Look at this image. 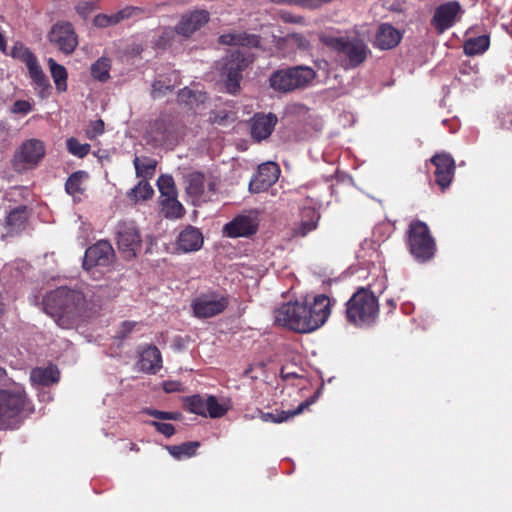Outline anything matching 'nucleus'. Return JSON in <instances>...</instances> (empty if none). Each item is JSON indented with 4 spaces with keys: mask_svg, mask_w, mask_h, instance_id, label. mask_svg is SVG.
Returning <instances> with one entry per match:
<instances>
[{
    "mask_svg": "<svg viewBox=\"0 0 512 512\" xmlns=\"http://www.w3.org/2000/svg\"><path fill=\"white\" fill-rule=\"evenodd\" d=\"M89 296V289L82 292L59 287L45 296L44 311L54 318L58 326L70 329L80 313L90 308L88 302L92 300L87 299Z\"/></svg>",
    "mask_w": 512,
    "mask_h": 512,
    "instance_id": "1",
    "label": "nucleus"
},
{
    "mask_svg": "<svg viewBox=\"0 0 512 512\" xmlns=\"http://www.w3.org/2000/svg\"><path fill=\"white\" fill-rule=\"evenodd\" d=\"M353 33L354 37H336L327 33L319 35L320 41L337 55L341 67L345 70L360 66L371 53L365 41L369 37L366 26L356 25Z\"/></svg>",
    "mask_w": 512,
    "mask_h": 512,
    "instance_id": "2",
    "label": "nucleus"
},
{
    "mask_svg": "<svg viewBox=\"0 0 512 512\" xmlns=\"http://www.w3.org/2000/svg\"><path fill=\"white\" fill-rule=\"evenodd\" d=\"M379 316V303L368 289H358L346 303L347 320L357 327H369Z\"/></svg>",
    "mask_w": 512,
    "mask_h": 512,
    "instance_id": "3",
    "label": "nucleus"
},
{
    "mask_svg": "<svg viewBox=\"0 0 512 512\" xmlns=\"http://www.w3.org/2000/svg\"><path fill=\"white\" fill-rule=\"evenodd\" d=\"M316 77L313 68L305 65H298L275 71L270 76L271 87L279 92H292L308 87Z\"/></svg>",
    "mask_w": 512,
    "mask_h": 512,
    "instance_id": "4",
    "label": "nucleus"
},
{
    "mask_svg": "<svg viewBox=\"0 0 512 512\" xmlns=\"http://www.w3.org/2000/svg\"><path fill=\"white\" fill-rule=\"evenodd\" d=\"M408 247L414 258L420 262L430 260L435 254V242L428 226L421 221H414L408 230Z\"/></svg>",
    "mask_w": 512,
    "mask_h": 512,
    "instance_id": "5",
    "label": "nucleus"
},
{
    "mask_svg": "<svg viewBox=\"0 0 512 512\" xmlns=\"http://www.w3.org/2000/svg\"><path fill=\"white\" fill-rule=\"evenodd\" d=\"M11 56L25 63L33 85L41 98H47L51 92V85L47 76L38 64L34 53L21 43H16L11 51Z\"/></svg>",
    "mask_w": 512,
    "mask_h": 512,
    "instance_id": "6",
    "label": "nucleus"
},
{
    "mask_svg": "<svg viewBox=\"0 0 512 512\" xmlns=\"http://www.w3.org/2000/svg\"><path fill=\"white\" fill-rule=\"evenodd\" d=\"M24 388L14 385L9 389H0V424H6L28 408Z\"/></svg>",
    "mask_w": 512,
    "mask_h": 512,
    "instance_id": "7",
    "label": "nucleus"
},
{
    "mask_svg": "<svg viewBox=\"0 0 512 512\" xmlns=\"http://www.w3.org/2000/svg\"><path fill=\"white\" fill-rule=\"evenodd\" d=\"M305 305L302 302H288L274 312L275 322L299 333H309Z\"/></svg>",
    "mask_w": 512,
    "mask_h": 512,
    "instance_id": "8",
    "label": "nucleus"
},
{
    "mask_svg": "<svg viewBox=\"0 0 512 512\" xmlns=\"http://www.w3.org/2000/svg\"><path fill=\"white\" fill-rule=\"evenodd\" d=\"M252 59L240 50L231 52L221 64V76L225 79L229 93H236L242 78L241 71L245 69Z\"/></svg>",
    "mask_w": 512,
    "mask_h": 512,
    "instance_id": "9",
    "label": "nucleus"
},
{
    "mask_svg": "<svg viewBox=\"0 0 512 512\" xmlns=\"http://www.w3.org/2000/svg\"><path fill=\"white\" fill-rule=\"evenodd\" d=\"M116 243L123 258L133 259L140 251L142 239L133 222L123 221L116 227Z\"/></svg>",
    "mask_w": 512,
    "mask_h": 512,
    "instance_id": "10",
    "label": "nucleus"
},
{
    "mask_svg": "<svg viewBox=\"0 0 512 512\" xmlns=\"http://www.w3.org/2000/svg\"><path fill=\"white\" fill-rule=\"evenodd\" d=\"M45 145L38 139H29L22 143L15 152L13 165L16 170H28L35 168L44 158Z\"/></svg>",
    "mask_w": 512,
    "mask_h": 512,
    "instance_id": "11",
    "label": "nucleus"
},
{
    "mask_svg": "<svg viewBox=\"0 0 512 512\" xmlns=\"http://www.w3.org/2000/svg\"><path fill=\"white\" fill-rule=\"evenodd\" d=\"M259 225L258 210L251 209L237 215L223 227V233L231 238L248 237L255 234Z\"/></svg>",
    "mask_w": 512,
    "mask_h": 512,
    "instance_id": "12",
    "label": "nucleus"
},
{
    "mask_svg": "<svg viewBox=\"0 0 512 512\" xmlns=\"http://www.w3.org/2000/svg\"><path fill=\"white\" fill-rule=\"evenodd\" d=\"M302 305H305L309 332L320 328L331 313V300L324 294L315 296L312 301L305 300Z\"/></svg>",
    "mask_w": 512,
    "mask_h": 512,
    "instance_id": "13",
    "label": "nucleus"
},
{
    "mask_svg": "<svg viewBox=\"0 0 512 512\" xmlns=\"http://www.w3.org/2000/svg\"><path fill=\"white\" fill-rule=\"evenodd\" d=\"M228 303L226 296L207 293L193 300L192 309L197 318H209L222 313L227 308Z\"/></svg>",
    "mask_w": 512,
    "mask_h": 512,
    "instance_id": "14",
    "label": "nucleus"
},
{
    "mask_svg": "<svg viewBox=\"0 0 512 512\" xmlns=\"http://www.w3.org/2000/svg\"><path fill=\"white\" fill-rule=\"evenodd\" d=\"M47 37L52 45L56 46L59 51L66 55L73 53L78 45L74 28L68 22H58L54 24Z\"/></svg>",
    "mask_w": 512,
    "mask_h": 512,
    "instance_id": "15",
    "label": "nucleus"
},
{
    "mask_svg": "<svg viewBox=\"0 0 512 512\" xmlns=\"http://www.w3.org/2000/svg\"><path fill=\"white\" fill-rule=\"evenodd\" d=\"M149 133L152 140L160 145H173L184 135L183 126L169 119L156 120Z\"/></svg>",
    "mask_w": 512,
    "mask_h": 512,
    "instance_id": "16",
    "label": "nucleus"
},
{
    "mask_svg": "<svg viewBox=\"0 0 512 512\" xmlns=\"http://www.w3.org/2000/svg\"><path fill=\"white\" fill-rule=\"evenodd\" d=\"M114 257L115 252L112 245L106 240H100L86 250L83 267L85 270L97 266L106 267L113 262Z\"/></svg>",
    "mask_w": 512,
    "mask_h": 512,
    "instance_id": "17",
    "label": "nucleus"
},
{
    "mask_svg": "<svg viewBox=\"0 0 512 512\" xmlns=\"http://www.w3.org/2000/svg\"><path fill=\"white\" fill-rule=\"evenodd\" d=\"M186 192L193 199V203L206 202L215 193V183L210 181L206 188L204 175L192 172L186 176Z\"/></svg>",
    "mask_w": 512,
    "mask_h": 512,
    "instance_id": "18",
    "label": "nucleus"
},
{
    "mask_svg": "<svg viewBox=\"0 0 512 512\" xmlns=\"http://www.w3.org/2000/svg\"><path fill=\"white\" fill-rule=\"evenodd\" d=\"M280 169L274 162L259 165L257 173L251 179L249 188L251 192L260 193L271 187L279 178Z\"/></svg>",
    "mask_w": 512,
    "mask_h": 512,
    "instance_id": "19",
    "label": "nucleus"
},
{
    "mask_svg": "<svg viewBox=\"0 0 512 512\" xmlns=\"http://www.w3.org/2000/svg\"><path fill=\"white\" fill-rule=\"evenodd\" d=\"M462 12L457 1H450L438 6L432 18L434 28L442 33L454 25Z\"/></svg>",
    "mask_w": 512,
    "mask_h": 512,
    "instance_id": "20",
    "label": "nucleus"
},
{
    "mask_svg": "<svg viewBox=\"0 0 512 512\" xmlns=\"http://www.w3.org/2000/svg\"><path fill=\"white\" fill-rule=\"evenodd\" d=\"M431 162L435 165V181L445 190L451 184L455 173L454 159L446 153L437 154L432 157Z\"/></svg>",
    "mask_w": 512,
    "mask_h": 512,
    "instance_id": "21",
    "label": "nucleus"
},
{
    "mask_svg": "<svg viewBox=\"0 0 512 512\" xmlns=\"http://www.w3.org/2000/svg\"><path fill=\"white\" fill-rule=\"evenodd\" d=\"M277 123V117L272 114H256L251 120V135L261 141L269 137Z\"/></svg>",
    "mask_w": 512,
    "mask_h": 512,
    "instance_id": "22",
    "label": "nucleus"
},
{
    "mask_svg": "<svg viewBox=\"0 0 512 512\" xmlns=\"http://www.w3.org/2000/svg\"><path fill=\"white\" fill-rule=\"evenodd\" d=\"M208 21V13L206 11H194L185 15L176 27V32L183 36H190Z\"/></svg>",
    "mask_w": 512,
    "mask_h": 512,
    "instance_id": "23",
    "label": "nucleus"
},
{
    "mask_svg": "<svg viewBox=\"0 0 512 512\" xmlns=\"http://www.w3.org/2000/svg\"><path fill=\"white\" fill-rule=\"evenodd\" d=\"M320 219V214L314 208H304L301 212V220L292 228V236L305 237L308 233L315 230Z\"/></svg>",
    "mask_w": 512,
    "mask_h": 512,
    "instance_id": "24",
    "label": "nucleus"
},
{
    "mask_svg": "<svg viewBox=\"0 0 512 512\" xmlns=\"http://www.w3.org/2000/svg\"><path fill=\"white\" fill-rule=\"evenodd\" d=\"M400 32L392 25L384 23L381 24L375 36V46L379 49L386 50L396 47L401 41Z\"/></svg>",
    "mask_w": 512,
    "mask_h": 512,
    "instance_id": "25",
    "label": "nucleus"
},
{
    "mask_svg": "<svg viewBox=\"0 0 512 512\" xmlns=\"http://www.w3.org/2000/svg\"><path fill=\"white\" fill-rule=\"evenodd\" d=\"M203 244L202 233L195 227H186L178 236L177 247L182 252L197 251Z\"/></svg>",
    "mask_w": 512,
    "mask_h": 512,
    "instance_id": "26",
    "label": "nucleus"
},
{
    "mask_svg": "<svg viewBox=\"0 0 512 512\" xmlns=\"http://www.w3.org/2000/svg\"><path fill=\"white\" fill-rule=\"evenodd\" d=\"M140 12V8L129 6L115 13L98 14L94 17L93 22L95 26L104 28L116 25L125 19H128L136 14H139Z\"/></svg>",
    "mask_w": 512,
    "mask_h": 512,
    "instance_id": "27",
    "label": "nucleus"
},
{
    "mask_svg": "<svg viewBox=\"0 0 512 512\" xmlns=\"http://www.w3.org/2000/svg\"><path fill=\"white\" fill-rule=\"evenodd\" d=\"M139 369L146 373H156L161 367V354L158 348L150 346L142 351L138 362Z\"/></svg>",
    "mask_w": 512,
    "mask_h": 512,
    "instance_id": "28",
    "label": "nucleus"
},
{
    "mask_svg": "<svg viewBox=\"0 0 512 512\" xmlns=\"http://www.w3.org/2000/svg\"><path fill=\"white\" fill-rule=\"evenodd\" d=\"M220 42L225 45L258 47L260 44V39L254 34H247L245 32H233L221 35Z\"/></svg>",
    "mask_w": 512,
    "mask_h": 512,
    "instance_id": "29",
    "label": "nucleus"
},
{
    "mask_svg": "<svg viewBox=\"0 0 512 512\" xmlns=\"http://www.w3.org/2000/svg\"><path fill=\"white\" fill-rule=\"evenodd\" d=\"M30 380L33 385L49 386L58 382L59 371L55 366L37 367L31 371Z\"/></svg>",
    "mask_w": 512,
    "mask_h": 512,
    "instance_id": "30",
    "label": "nucleus"
},
{
    "mask_svg": "<svg viewBox=\"0 0 512 512\" xmlns=\"http://www.w3.org/2000/svg\"><path fill=\"white\" fill-rule=\"evenodd\" d=\"M88 173L85 171H77L69 176L66 181V192L74 198L79 197L85 191V183L88 180Z\"/></svg>",
    "mask_w": 512,
    "mask_h": 512,
    "instance_id": "31",
    "label": "nucleus"
},
{
    "mask_svg": "<svg viewBox=\"0 0 512 512\" xmlns=\"http://www.w3.org/2000/svg\"><path fill=\"white\" fill-rule=\"evenodd\" d=\"M133 164L137 177L146 180L154 176L157 166V161L155 159L147 156H136L133 160Z\"/></svg>",
    "mask_w": 512,
    "mask_h": 512,
    "instance_id": "32",
    "label": "nucleus"
},
{
    "mask_svg": "<svg viewBox=\"0 0 512 512\" xmlns=\"http://www.w3.org/2000/svg\"><path fill=\"white\" fill-rule=\"evenodd\" d=\"M51 76L58 92L67 90L68 73L63 65L58 64L53 58L47 60Z\"/></svg>",
    "mask_w": 512,
    "mask_h": 512,
    "instance_id": "33",
    "label": "nucleus"
},
{
    "mask_svg": "<svg viewBox=\"0 0 512 512\" xmlns=\"http://www.w3.org/2000/svg\"><path fill=\"white\" fill-rule=\"evenodd\" d=\"M161 210L166 218L178 219L181 218L185 209L183 205L177 200V196L161 198Z\"/></svg>",
    "mask_w": 512,
    "mask_h": 512,
    "instance_id": "34",
    "label": "nucleus"
},
{
    "mask_svg": "<svg viewBox=\"0 0 512 512\" xmlns=\"http://www.w3.org/2000/svg\"><path fill=\"white\" fill-rule=\"evenodd\" d=\"M27 220L26 207L21 206L9 213L6 224L10 233H17L24 229Z\"/></svg>",
    "mask_w": 512,
    "mask_h": 512,
    "instance_id": "35",
    "label": "nucleus"
},
{
    "mask_svg": "<svg viewBox=\"0 0 512 512\" xmlns=\"http://www.w3.org/2000/svg\"><path fill=\"white\" fill-rule=\"evenodd\" d=\"M153 194L154 190L152 186L146 180L143 179L138 183V185H136L129 191L128 197L130 198V200L138 202L152 198Z\"/></svg>",
    "mask_w": 512,
    "mask_h": 512,
    "instance_id": "36",
    "label": "nucleus"
},
{
    "mask_svg": "<svg viewBox=\"0 0 512 512\" xmlns=\"http://www.w3.org/2000/svg\"><path fill=\"white\" fill-rule=\"evenodd\" d=\"M278 46L281 47L284 44L295 47L299 50H308L310 48L309 39L300 33H291L282 38H280L277 42Z\"/></svg>",
    "mask_w": 512,
    "mask_h": 512,
    "instance_id": "37",
    "label": "nucleus"
},
{
    "mask_svg": "<svg viewBox=\"0 0 512 512\" xmlns=\"http://www.w3.org/2000/svg\"><path fill=\"white\" fill-rule=\"evenodd\" d=\"M198 447V442H187L181 445L168 446L167 450L169 451L170 455H172L174 458L183 459L195 455Z\"/></svg>",
    "mask_w": 512,
    "mask_h": 512,
    "instance_id": "38",
    "label": "nucleus"
},
{
    "mask_svg": "<svg viewBox=\"0 0 512 512\" xmlns=\"http://www.w3.org/2000/svg\"><path fill=\"white\" fill-rule=\"evenodd\" d=\"M110 68H111V61L107 57H101L99 58L95 63L91 65V74L93 78L99 80V81H106L109 79L110 75Z\"/></svg>",
    "mask_w": 512,
    "mask_h": 512,
    "instance_id": "39",
    "label": "nucleus"
},
{
    "mask_svg": "<svg viewBox=\"0 0 512 512\" xmlns=\"http://www.w3.org/2000/svg\"><path fill=\"white\" fill-rule=\"evenodd\" d=\"M230 405L228 401H219L215 396H208L207 416L210 418H220L224 416Z\"/></svg>",
    "mask_w": 512,
    "mask_h": 512,
    "instance_id": "40",
    "label": "nucleus"
},
{
    "mask_svg": "<svg viewBox=\"0 0 512 512\" xmlns=\"http://www.w3.org/2000/svg\"><path fill=\"white\" fill-rule=\"evenodd\" d=\"M186 405L192 413L206 417L207 416V406H208V396L203 397L200 395H194L187 399Z\"/></svg>",
    "mask_w": 512,
    "mask_h": 512,
    "instance_id": "41",
    "label": "nucleus"
},
{
    "mask_svg": "<svg viewBox=\"0 0 512 512\" xmlns=\"http://www.w3.org/2000/svg\"><path fill=\"white\" fill-rule=\"evenodd\" d=\"M157 186L161 194V198L177 196L174 179L170 175H161L157 180Z\"/></svg>",
    "mask_w": 512,
    "mask_h": 512,
    "instance_id": "42",
    "label": "nucleus"
},
{
    "mask_svg": "<svg viewBox=\"0 0 512 512\" xmlns=\"http://www.w3.org/2000/svg\"><path fill=\"white\" fill-rule=\"evenodd\" d=\"M66 146H67V149L68 151L74 155V156H77L79 158H83L84 156H86L89 151H90V148L91 146L87 143H80L76 138H69L67 139L66 141Z\"/></svg>",
    "mask_w": 512,
    "mask_h": 512,
    "instance_id": "43",
    "label": "nucleus"
},
{
    "mask_svg": "<svg viewBox=\"0 0 512 512\" xmlns=\"http://www.w3.org/2000/svg\"><path fill=\"white\" fill-rule=\"evenodd\" d=\"M277 4L295 5L305 9H316L331 0H271Z\"/></svg>",
    "mask_w": 512,
    "mask_h": 512,
    "instance_id": "44",
    "label": "nucleus"
},
{
    "mask_svg": "<svg viewBox=\"0 0 512 512\" xmlns=\"http://www.w3.org/2000/svg\"><path fill=\"white\" fill-rule=\"evenodd\" d=\"M310 401L302 402L295 410L277 412L276 418L281 419V423L289 420L290 418L299 415L310 405Z\"/></svg>",
    "mask_w": 512,
    "mask_h": 512,
    "instance_id": "45",
    "label": "nucleus"
},
{
    "mask_svg": "<svg viewBox=\"0 0 512 512\" xmlns=\"http://www.w3.org/2000/svg\"><path fill=\"white\" fill-rule=\"evenodd\" d=\"M104 132V122L99 119L90 123L86 130V135L89 139H94Z\"/></svg>",
    "mask_w": 512,
    "mask_h": 512,
    "instance_id": "46",
    "label": "nucleus"
},
{
    "mask_svg": "<svg viewBox=\"0 0 512 512\" xmlns=\"http://www.w3.org/2000/svg\"><path fill=\"white\" fill-rule=\"evenodd\" d=\"M146 413L154 418L162 420H179L181 416L178 412H164L153 409L146 410Z\"/></svg>",
    "mask_w": 512,
    "mask_h": 512,
    "instance_id": "47",
    "label": "nucleus"
},
{
    "mask_svg": "<svg viewBox=\"0 0 512 512\" xmlns=\"http://www.w3.org/2000/svg\"><path fill=\"white\" fill-rule=\"evenodd\" d=\"M498 119L500 121V126L504 129H512V109L510 108H503L498 113Z\"/></svg>",
    "mask_w": 512,
    "mask_h": 512,
    "instance_id": "48",
    "label": "nucleus"
},
{
    "mask_svg": "<svg viewBox=\"0 0 512 512\" xmlns=\"http://www.w3.org/2000/svg\"><path fill=\"white\" fill-rule=\"evenodd\" d=\"M464 52L467 55H476L480 52V37L470 38L464 43Z\"/></svg>",
    "mask_w": 512,
    "mask_h": 512,
    "instance_id": "49",
    "label": "nucleus"
},
{
    "mask_svg": "<svg viewBox=\"0 0 512 512\" xmlns=\"http://www.w3.org/2000/svg\"><path fill=\"white\" fill-rule=\"evenodd\" d=\"M151 425L154 426L158 432L165 435L166 437L172 436L175 432L174 426L169 423L152 421Z\"/></svg>",
    "mask_w": 512,
    "mask_h": 512,
    "instance_id": "50",
    "label": "nucleus"
},
{
    "mask_svg": "<svg viewBox=\"0 0 512 512\" xmlns=\"http://www.w3.org/2000/svg\"><path fill=\"white\" fill-rule=\"evenodd\" d=\"M32 110V106L28 101L18 100L14 103L12 107V112L27 114Z\"/></svg>",
    "mask_w": 512,
    "mask_h": 512,
    "instance_id": "51",
    "label": "nucleus"
},
{
    "mask_svg": "<svg viewBox=\"0 0 512 512\" xmlns=\"http://www.w3.org/2000/svg\"><path fill=\"white\" fill-rule=\"evenodd\" d=\"M135 326H136L135 322H130V321L123 322L121 325V328L119 329V331L117 333V337L120 339L126 338L132 332V330L134 329Z\"/></svg>",
    "mask_w": 512,
    "mask_h": 512,
    "instance_id": "52",
    "label": "nucleus"
},
{
    "mask_svg": "<svg viewBox=\"0 0 512 512\" xmlns=\"http://www.w3.org/2000/svg\"><path fill=\"white\" fill-rule=\"evenodd\" d=\"M178 98L179 101L192 105V99L196 98V94L192 90L184 88L179 92Z\"/></svg>",
    "mask_w": 512,
    "mask_h": 512,
    "instance_id": "53",
    "label": "nucleus"
},
{
    "mask_svg": "<svg viewBox=\"0 0 512 512\" xmlns=\"http://www.w3.org/2000/svg\"><path fill=\"white\" fill-rule=\"evenodd\" d=\"M169 89H170L169 86H164L160 81H156L153 84L152 96L154 98H158V97L162 96L163 94H165V91L169 90Z\"/></svg>",
    "mask_w": 512,
    "mask_h": 512,
    "instance_id": "54",
    "label": "nucleus"
},
{
    "mask_svg": "<svg viewBox=\"0 0 512 512\" xmlns=\"http://www.w3.org/2000/svg\"><path fill=\"white\" fill-rule=\"evenodd\" d=\"M261 419L264 422L281 423V419L276 418L275 413H261Z\"/></svg>",
    "mask_w": 512,
    "mask_h": 512,
    "instance_id": "55",
    "label": "nucleus"
},
{
    "mask_svg": "<svg viewBox=\"0 0 512 512\" xmlns=\"http://www.w3.org/2000/svg\"><path fill=\"white\" fill-rule=\"evenodd\" d=\"M164 390H165L166 392H175V391H179V390H180V383H178V382H172V381L165 382V383H164Z\"/></svg>",
    "mask_w": 512,
    "mask_h": 512,
    "instance_id": "56",
    "label": "nucleus"
},
{
    "mask_svg": "<svg viewBox=\"0 0 512 512\" xmlns=\"http://www.w3.org/2000/svg\"><path fill=\"white\" fill-rule=\"evenodd\" d=\"M283 19L286 21V22H295V23H303V18L302 17H292L291 15L289 14H283Z\"/></svg>",
    "mask_w": 512,
    "mask_h": 512,
    "instance_id": "57",
    "label": "nucleus"
},
{
    "mask_svg": "<svg viewBox=\"0 0 512 512\" xmlns=\"http://www.w3.org/2000/svg\"><path fill=\"white\" fill-rule=\"evenodd\" d=\"M490 38L486 34H482V54L489 48Z\"/></svg>",
    "mask_w": 512,
    "mask_h": 512,
    "instance_id": "58",
    "label": "nucleus"
},
{
    "mask_svg": "<svg viewBox=\"0 0 512 512\" xmlns=\"http://www.w3.org/2000/svg\"><path fill=\"white\" fill-rule=\"evenodd\" d=\"M174 35V31L172 29H165L163 31V35L161 36L160 40H169Z\"/></svg>",
    "mask_w": 512,
    "mask_h": 512,
    "instance_id": "59",
    "label": "nucleus"
},
{
    "mask_svg": "<svg viewBox=\"0 0 512 512\" xmlns=\"http://www.w3.org/2000/svg\"><path fill=\"white\" fill-rule=\"evenodd\" d=\"M0 50L2 52H5V50H6V40H5L4 36L2 35V33H0Z\"/></svg>",
    "mask_w": 512,
    "mask_h": 512,
    "instance_id": "60",
    "label": "nucleus"
},
{
    "mask_svg": "<svg viewBox=\"0 0 512 512\" xmlns=\"http://www.w3.org/2000/svg\"><path fill=\"white\" fill-rule=\"evenodd\" d=\"M6 376V370L0 367V380H2Z\"/></svg>",
    "mask_w": 512,
    "mask_h": 512,
    "instance_id": "61",
    "label": "nucleus"
},
{
    "mask_svg": "<svg viewBox=\"0 0 512 512\" xmlns=\"http://www.w3.org/2000/svg\"><path fill=\"white\" fill-rule=\"evenodd\" d=\"M388 304H389V305H391L392 307H394V306H395V303H394V301H393V300H389V301H388Z\"/></svg>",
    "mask_w": 512,
    "mask_h": 512,
    "instance_id": "62",
    "label": "nucleus"
},
{
    "mask_svg": "<svg viewBox=\"0 0 512 512\" xmlns=\"http://www.w3.org/2000/svg\"><path fill=\"white\" fill-rule=\"evenodd\" d=\"M158 44H159V45H166V41H165V42H163V43L159 42Z\"/></svg>",
    "mask_w": 512,
    "mask_h": 512,
    "instance_id": "63",
    "label": "nucleus"
}]
</instances>
